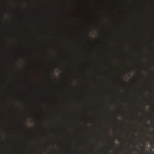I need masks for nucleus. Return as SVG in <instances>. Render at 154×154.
<instances>
[{"label": "nucleus", "mask_w": 154, "mask_h": 154, "mask_svg": "<svg viewBox=\"0 0 154 154\" xmlns=\"http://www.w3.org/2000/svg\"><path fill=\"white\" fill-rule=\"evenodd\" d=\"M134 147H135V146L134 145Z\"/></svg>", "instance_id": "nucleus-7"}, {"label": "nucleus", "mask_w": 154, "mask_h": 154, "mask_svg": "<svg viewBox=\"0 0 154 154\" xmlns=\"http://www.w3.org/2000/svg\"><path fill=\"white\" fill-rule=\"evenodd\" d=\"M129 150H130V152L131 154H132V152L131 151V150L130 149V148L129 147Z\"/></svg>", "instance_id": "nucleus-2"}, {"label": "nucleus", "mask_w": 154, "mask_h": 154, "mask_svg": "<svg viewBox=\"0 0 154 154\" xmlns=\"http://www.w3.org/2000/svg\"><path fill=\"white\" fill-rule=\"evenodd\" d=\"M146 105L147 106H149V103H147L146 104Z\"/></svg>", "instance_id": "nucleus-4"}, {"label": "nucleus", "mask_w": 154, "mask_h": 154, "mask_svg": "<svg viewBox=\"0 0 154 154\" xmlns=\"http://www.w3.org/2000/svg\"><path fill=\"white\" fill-rule=\"evenodd\" d=\"M143 148H144L145 149H145L146 147H145V146H143Z\"/></svg>", "instance_id": "nucleus-3"}, {"label": "nucleus", "mask_w": 154, "mask_h": 154, "mask_svg": "<svg viewBox=\"0 0 154 154\" xmlns=\"http://www.w3.org/2000/svg\"><path fill=\"white\" fill-rule=\"evenodd\" d=\"M150 151L149 152H146L145 151H141V150H139V149H138L137 150L139 152H141V154H154V151H151V148H150L149 149Z\"/></svg>", "instance_id": "nucleus-1"}, {"label": "nucleus", "mask_w": 154, "mask_h": 154, "mask_svg": "<svg viewBox=\"0 0 154 154\" xmlns=\"http://www.w3.org/2000/svg\"><path fill=\"white\" fill-rule=\"evenodd\" d=\"M152 143H149V144H150V145H152Z\"/></svg>", "instance_id": "nucleus-5"}, {"label": "nucleus", "mask_w": 154, "mask_h": 154, "mask_svg": "<svg viewBox=\"0 0 154 154\" xmlns=\"http://www.w3.org/2000/svg\"><path fill=\"white\" fill-rule=\"evenodd\" d=\"M145 125H147H147L145 123Z\"/></svg>", "instance_id": "nucleus-6"}]
</instances>
